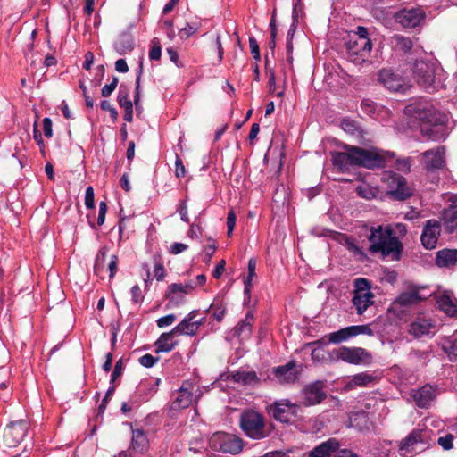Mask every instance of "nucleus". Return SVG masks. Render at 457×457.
<instances>
[{"label": "nucleus", "instance_id": "f257e3e1", "mask_svg": "<svg viewBox=\"0 0 457 457\" xmlns=\"http://www.w3.org/2000/svg\"><path fill=\"white\" fill-rule=\"evenodd\" d=\"M343 149V152H331L333 165L342 171L356 166L366 169L383 168L390 156L388 153L375 147L361 148L344 145Z\"/></svg>", "mask_w": 457, "mask_h": 457}, {"label": "nucleus", "instance_id": "f03ea898", "mask_svg": "<svg viewBox=\"0 0 457 457\" xmlns=\"http://www.w3.org/2000/svg\"><path fill=\"white\" fill-rule=\"evenodd\" d=\"M414 117L421 122V134L433 141L445 140L449 134V116L430 104L418 105L413 110Z\"/></svg>", "mask_w": 457, "mask_h": 457}, {"label": "nucleus", "instance_id": "7ed1b4c3", "mask_svg": "<svg viewBox=\"0 0 457 457\" xmlns=\"http://www.w3.org/2000/svg\"><path fill=\"white\" fill-rule=\"evenodd\" d=\"M368 239L370 243L369 247L370 253H380L384 257H391L393 260L400 259L403 244L394 235L390 227H371Z\"/></svg>", "mask_w": 457, "mask_h": 457}, {"label": "nucleus", "instance_id": "20e7f679", "mask_svg": "<svg viewBox=\"0 0 457 457\" xmlns=\"http://www.w3.org/2000/svg\"><path fill=\"white\" fill-rule=\"evenodd\" d=\"M440 71L438 63L434 61L418 60L414 63L413 78L420 87L428 92H434L440 84Z\"/></svg>", "mask_w": 457, "mask_h": 457}, {"label": "nucleus", "instance_id": "39448f33", "mask_svg": "<svg viewBox=\"0 0 457 457\" xmlns=\"http://www.w3.org/2000/svg\"><path fill=\"white\" fill-rule=\"evenodd\" d=\"M240 426L245 434L252 439H262L269 435L265 429L263 416L253 410L245 411L241 414Z\"/></svg>", "mask_w": 457, "mask_h": 457}, {"label": "nucleus", "instance_id": "423d86ee", "mask_svg": "<svg viewBox=\"0 0 457 457\" xmlns=\"http://www.w3.org/2000/svg\"><path fill=\"white\" fill-rule=\"evenodd\" d=\"M429 446L428 432L422 429L412 430L398 444L399 451L403 454H412L425 451Z\"/></svg>", "mask_w": 457, "mask_h": 457}, {"label": "nucleus", "instance_id": "0eeeda50", "mask_svg": "<svg viewBox=\"0 0 457 457\" xmlns=\"http://www.w3.org/2000/svg\"><path fill=\"white\" fill-rule=\"evenodd\" d=\"M332 357L345 362L358 365L370 360V354L361 347L342 346L332 352Z\"/></svg>", "mask_w": 457, "mask_h": 457}, {"label": "nucleus", "instance_id": "6e6552de", "mask_svg": "<svg viewBox=\"0 0 457 457\" xmlns=\"http://www.w3.org/2000/svg\"><path fill=\"white\" fill-rule=\"evenodd\" d=\"M213 447L222 453L237 454L243 449L242 440L234 435L227 433H217L212 438Z\"/></svg>", "mask_w": 457, "mask_h": 457}, {"label": "nucleus", "instance_id": "1a4fd4ad", "mask_svg": "<svg viewBox=\"0 0 457 457\" xmlns=\"http://www.w3.org/2000/svg\"><path fill=\"white\" fill-rule=\"evenodd\" d=\"M445 148L436 146L420 154V160L428 171L442 170L445 165Z\"/></svg>", "mask_w": 457, "mask_h": 457}, {"label": "nucleus", "instance_id": "9d476101", "mask_svg": "<svg viewBox=\"0 0 457 457\" xmlns=\"http://www.w3.org/2000/svg\"><path fill=\"white\" fill-rule=\"evenodd\" d=\"M395 20L403 28H416L420 26L426 18L424 10L420 7L403 9L395 14Z\"/></svg>", "mask_w": 457, "mask_h": 457}, {"label": "nucleus", "instance_id": "9b49d317", "mask_svg": "<svg viewBox=\"0 0 457 457\" xmlns=\"http://www.w3.org/2000/svg\"><path fill=\"white\" fill-rule=\"evenodd\" d=\"M388 193L395 200L403 201L411 195V191L407 186L406 179L397 173H389L386 178Z\"/></svg>", "mask_w": 457, "mask_h": 457}, {"label": "nucleus", "instance_id": "f8f14e48", "mask_svg": "<svg viewBox=\"0 0 457 457\" xmlns=\"http://www.w3.org/2000/svg\"><path fill=\"white\" fill-rule=\"evenodd\" d=\"M449 205L441 214V222L444 230L448 234L457 235V193L448 197Z\"/></svg>", "mask_w": 457, "mask_h": 457}, {"label": "nucleus", "instance_id": "ddd939ff", "mask_svg": "<svg viewBox=\"0 0 457 457\" xmlns=\"http://www.w3.org/2000/svg\"><path fill=\"white\" fill-rule=\"evenodd\" d=\"M195 386L189 382L182 384L180 388L172 394L170 411H180L191 405L194 399Z\"/></svg>", "mask_w": 457, "mask_h": 457}, {"label": "nucleus", "instance_id": "4468645a", "mask_svg": "<svg viewBox=\"0 0 457 457\" xmlns=\"http://www.w3.org/2000/svg\"><path fill=\"white\" fill-rule=\"evenodd\" d=\"M372 336L373 331L369 325H353L345 327L328 335V341L332 344H339L358 335Z\"/></svg>", "mask_w": 457, "mask_h": 457}, {"label": "nucleus", "instance_id": "2eb2a0df", "mask_svg": "<svg viewBox=\"0 0 457 457\" xmlns=\"http://www.w3.org/2000/svg\"><path fill=\"white\" fill-rule=\"evenodd\" d=\"M378 81L387 89L404 92L408 85L403 77L391 69H383L378 73Z\"/></svg>", "mask_w": 457, "mask_h": 457}, {"label": "nucleus", "instance_id": "dca6fc26", "mask_svg": "<svg viewBox=\"0 0 457 457\" xmlns=\"http://www.w3.org/2000/svg\"><path fill=\"white\" fill-rule=\"evenodd\" d=\"M298 406L289 401L275 402L270 407V414L278 421L288 423L290 420L296 416Z\"/></svg>", "mask_w": 457, "mask_h": 457}, {"label": "nucleus", "instance_id": "f3484780", "mask_svg": "<svg viewBox=\"0 0 457 457\" xmlns=\"http://www.w3.org/2000/svg\"><path fill=\"white\" fill-rule=\"evenodd\" d=\"M28 422L24 420H20L18 421L10 423L4 432L6 444L9 446L17 445L23 440L28 432Z\"/></svg>", "mask_w": 457, "mask_h": 457}, {"label": "nucleus", "instance_id": "a211bd4d", "mask_svg": "<svg viewBox=\"0 0 457 457\" xmlns=\"http://www.w3.org/2000/svg\"><path fill=\"white\" fill-rule=\"evenodd\" d=\"M437 395V386L426 384L420 388L412 389L411 396L420 408H428Z\"/></svg>", "mask_w": 457, "mask_h": 457}, {"label": "nucleus", "instance_id": "6ab92c4d", "mask_svg": "<svg viewBox=\"0 0 457 457\" xmlns=\"http://www.w3.org/2000/svg\"><path fill=\"white\" fill-rule=\"evenodd\" d=\"M325 386V382L320 380L307 385L303 391V404L311 406L320 403L327 397Z\"/></svg>", "mask_w": 457, "mask_h": 457}, {"label": "nucleus", "instance_id": "aec40b11", "mask_svg": "<svg viewBox=\"0 0 457 457\" xmlns=\"http://www.w3.org/2000/svg\"><path fill=\"white\" fill-rule=\"evenodd\" d=\"M441 231L440 221L436 220H428L423 228L420 240L426 249H434L436 246L438 237Z\"/></svg>", "mask_w": 457, "mask_h": 457}, {"label": "nucleus", "instance_id": "412c9836", "mask_svg": "<svg viewBox=\"0 0 457 457\" xmlns=\"http://www.w3.org/2000/svg\"><path fill=\"white\" fill-rule=\"evenodd\" d=\"M346 48L351 54L360 55L365 58L369 55L372 49L370 39L360 38L349 36L348 41L345 43Z\"/></svg>", "mask_w": 457, "mask_h": 457}, {"label": "nucleus", "instance_id": "4be33fe9", "mask_svg": "<svg viewBox=\"0 0 457 457\" xmlns=\"http://www.w3.org/2000/svg\"><path fill=\"white\" fill-rule=\"evenodd\" d=\"M409 333L415 337H421L434 333L436 328L435 323L430 320L423 317H418L409 326Z\"/></svg>", "mask_w": 457, "mask_h": 457}, {"label": "nucleus", "instance_id": "5701e85b", "mask_svg": "<svg viewBox=\"0 0 457 457\" xmlns=\"http://www.w3.org/2000/svg\"><path fill=\"white\" fill-rule=\"evenodd\" d=\"M380 377L368 371L360 372L353 375L348 383L345 385L347 389H353L355 387H368L376 384Z\"/></svg>", "mask_w": 457, "mask_h": 457}, {"label": "nucleus", "instance_id": "b1692460", "mask_svg": "<svg viewBox=\"0 0 457 457\" xmlns=\"http://www.w3.org/2000/svg\"><path fill=\"white\" fill-rule=\"evenodd\" d=\"M340 447L336 438H329L315 446L307 453V457H333V453Z\"/></svg>", "mask_w": 457, "mask_h": 457}, {"label": "nucleus", "instance_id": "393cba45", "mask_svg": "<svg viewBox=\"0 0 457 457\" xmlns=\"http://www.w3.org/2000/svg\"><path fill=\"white\" fill-rule=\"evenodd\" d=\"M437 303L439 309L442 312H444L447 316H457V298H455L453 294L449 292H445L439 296Z\"/></svg>", "mask_w": 457, "mask_h": 457}, {"label": "nucleus", "instance_id": "a878e982", "mask_svg": "<svg viewBox=\"0 0 457 457\" xmlns=\"http://www.w3.org/2000/svg\"><path fill=\"white\" fill-rule=\"evenodd\" d=\"M436 264L441 268L457 266V249L445 248L436 253Z\"/></svg>", "mask_w": 457, "mask_h": 457}, {"label": "nucleus", "instance_id": "bb28decb", "mask_svg": "<svg viewBox=\"0 0 457 457\" xmlns=\"http://www.w3.org/2000/svg\"><path fill=\"white\" fill-rule=\"evenodd\" d=\"M227 378L243 386L255 385L260 382V378H258L256 372L253 370H238L231 372L229 375H228Z\"/></svg>", "mask_w": 457, "mask_h": 457}, {"label": "nucleus", "instance_id": "cd10ccee", "mask_svg": "<svg viewBox=\"0 0 457 457\" xmlns=\"http://www.w3.org/2000/svg\"><path fill=\"white\" fill-rule=\"evenodd\" d=\"M204 323V319H201L197 321H189L183 319L176 327L172 328V333H175L176 336L179 335H187V336H195L201 325Z\"/></svg>", "mask_w": 457, "mask_h": 457}, {"label": "nucleus", "instance_id": "c85d7f7f", "mask_svg": "<svg viewBox=\"0 0 457 457\" xmlns=\"http://www.w3.org/2000/svg\"><path fill=\"white\" fill-rule=\"evenodd\" d=\"M295 363L290 361L274 369V375L280 383H292L296 379Z\"/></svg>", "mask_w": 457, "mask_h": 457}, {"label": "nucleus", "instance_id": "c756f323", "mask_svg": "<svg viewBox=\"0 0 457 457\" xmlns=\"http://www.w3.org/2000/svg\"><path fill=\"white\" fill-rule=\"evenodd\" d=\"M175 336L172 329L170 332L162 333L155 342L156 353L170 352L178 345V341L173 339Z\"/></svg>", "mask_w": 457, "mask_h": 457}, {"label": "nucleus", "instance_id": "7c9ffc66", "mask_svg": "<svg viewBox=\"0 0 457 457\" xmlns=\"http://www.w3.org/2000/svg\"><path fill=\"white\" fill-rule=\"evenodd\" d=\"M131 447L138 453H144L148 449L149 441L142 428L132 429Z\"/></svg>", "mask_w": 457, "mask_h": 457}, {"label": "nucleus", "instance_id": "2f4dec72", "mask_svg": "<svg viewBox=\"0 0 457 457\" xmlns=\"http://www.w3.org/2000/svg\"><path fill=\"white\" fill-rule=\"evenodd\" d=\"M373 297L372 293L354 294L352 302L358 314H362L373 303Z\"/></svg>", "mask_w": 457, "mask_h": 457}, {"label": "nucleus", "instance_id": "473e14b6", "mask_svg": "<svg viewBox=\"0 0 457 457\" xmlns=\"http://www.w3.org/2000/svg\"><path fill=\"white\" fill-rule=\"evenodd\" d=\"M195 287L196 283L192 280L185 284L172 283L168 287L167 296L170 299H174V295L177 294H190L195 288Z\"/></svg>", "mask_w": 457, "mask_h": 457}, {"label": "nucleus", "instance_id": "72a5a7b5", "mask_svg": "<svg viewBox=\"0 0 457 457\" xmlns=\"http://www.w3.org/2000/svg\"><path fill=\"white\" fill-rule=\"evenodd\" d=\"M423 297H421L417 289H411L400 294L396 299V303L401 306H408L420 303Z\"/></svg>", "mask_w": 457, "mask_h": 457}, {"label": "nucleus", "instance_id": "f704fd0d", "mask_svg": "<svg viewBox=\"0 0 457 457\" xmlns=\"http://www.w3.org/2000/svg\"><path fill=\"white\" fill-rule=\"evenodd\" d=\"M253 321L254 317L253 312H247L245 318L236 326V334L239 337H249L252 333Z\"/></svg>", "mask_w": 457, "mask_h": 457}, {"label": "nucleus", "instance_id": "c9c22d12", "mask_svg": "<svg viewBox=\"0 0 457 457\" xmlns=\"http://www.w3.org/2000/svg\"><path fill=\"white\" fill-rule=\"evenodd\" d=\"M114 49L119 54H126L133 49V40L129 35L123 34L114 43Z\"/></svg>", "mask_w": 457, "mask_h": 457}, {"label": "nucleus", "instance_id": "e433bc0d", "mask_svg": "<svg viewBox=\"0 0 457 457\" xmlns=\"http://www.w3.org/2000/svg\"><path fill=\"white\" fill-rule=\"evenodd\" d=\"M107 253H108V247L107 246H102L96 257L95 265H94V271L97 276H102L105 270V261L107 258Z\"/></svg>", "mask_w": 457, "mask_h": 457}, {"label": "nucleus", "instance_id": "4c0bfd02", "mask_svg": "<svg viewBox=\"0 0 457 457\" xmlns=\"http://www.w3.org/2000/svg\"><path fill=\"white\" fill-rule=\"evenodd\" d=\"M391 40L397 50L404 53L410 52L413 46L411 39L402 35H395L392 37Z\"/></svg>", "mask_w": 457, "mask_h": 457}, {"label": "nucleus", "instance_id": "58836bf2", "mask_svg": "<svg viewBox=\"0 0 457 457\" xmlns=\"http://www.w3.org/2000/svg\"><path fill=\"white\" fill-rule=\"evenodd\" d=\"M343 245L346 247V249L349 252H351L354 256L358 257L360 260H363L366 258L365 253L362 251L361 247L358 246L353 238L350 237H345Z\"/></svg>", "mask_w": 457, "mask_h": 457}, {"label": "nucleus", "instance_id": "ea45409f", "mask_svg": "<svg viewBox=\"0 0 457 457\" xmlns=\"http://www.w3.org/2000/svg\"><path fill=\"white\" fill-rule=\"evenodd\" d=\"M248 274L247 277L244 280L245 284V294L250 295L252 289V280L256 277L255 270H256V261L254 259H250L248 261L247 265Z\"/></svg>", "mask_w": 457, "mask_h": 457}, {"label": "nucleus", "instance_id": "a19ab883", "mask_svg": "<svg viewBox=\"0 0 457 457\" xmlns=\"http://www.w3.org/2000/svg\"><path fill=\"white\" fill-rule=\"evenodd\" d=\"M350 422L352 427H356L361 430L368 428L369 418L366 412H356L350 418Z\"/></svg>", "mask_w": 457, "mask_h": 457}, {"label": "nucleus", "instance_id": "79ce46f5", "mask_svg": "<svg viewBox=\"0 0 457 457\" xmlns=\"http://www.w3.org/2000/svg\"><path fill=\"white\" fill-rule=\"evenodd\" d=\"M342 129L353 136H361V129L354 120L350 119H344L341 122Z\"/></svg>", "mask_w": 457, "mask_h": 457}, {"label": "nucleus", "instance_id": "37998d69", "mask_svg": "<svg viewBox=\"0 0 457 457\" xmlns=\"http://www.w3.org/2000/svg\"><path fill=\"white\" fill-rule=\"evenodd\" d=\"M199 28H200V23L198 21L190 22V23L187 22L185 27L180 29L179 35L180 38L187 39L190 36L196 33Z\"/></svg>", "mask_w": 457, "mask_h": 457}, {"label": "nucleus", "instance_id": "c03bdc74", "mask_svg": "<svg viewBox=\"0 0 457 457\" xmlns=\"http://www.w3.org/2000/svg\"><path fill=\"white\" fill-rule=\"evenodd\" d=\"M152 47L149 52V58L152 61H158L162 55V46L157 38L152 40Z\"/></svg>", "mask_w": 457, "mask_h": 457}, {"label": "nucleus", "instance_id": "a18cd8bd", "mask_svg": "<svg viewBox=\"0 0 457 457\" xmlns=\"http://www.w3.org/2000/svg\"><path fill=\"white\" fill-rule=\"evenodd\" d=\"M154 276L157 281H162L166 277V270L158 257H154Z\"/></svg>", "mask_w": 457, "mask_h": 457}, {"label": "nucleus", "instance_id": "49530a36", "mask_svg": "<svg viewBox=\"0 0 457 457\" xmlns=\"http://www.w3.org/2000/svg\"><path fill=\"white\" fill-rule=\"evenodd\" d=\"M117 100H118L119 105L121 108H124V110L133 108V104L129 99L128 92L122 90V86H120V87Z\"/></svg>", "mask_w": 457, "mask_h": 457}, {"label": "nucleus", "instance_id": "de8ad7c7", "mask_svg": "<svg viewBox=\"0 0 457 457\" xmlns=\"http://www.w3.org/2000/svg\"><path fill=\"white\" fill-rule=\"evenodd\" d=\"M354 294L371 293L370 291V285L366 278H359L354 282Z\"/></svg>", "mask_w": 457, "mask_h": 457}, {"label": "nucleus", "instance_id": "09e8293b", "mask_svg": "<svg viewBox=\"0 0 457 457\" xmlns=\"http://www.w3.org/2000/svg\"><path fill=\"white\" fill-rule=\"evenodd\" d=\"M453 436L452 434H447L445 436H441L437 439L438 445L444 449V450H450L453 448Z\"/></svg>", "mask_w": 457, "mask_h": 457}, {"label": "nucleus", "instance_id": "8fccbe9b", "mask_svg": "<svg viewBox=\"0 0 457 457\" xmlns=\"http://www.w3.org/2000/svg\"><path fill=\"white\" fill-rule=\"evenodd\" d=\"M158 361V357H154L150 353H146L139 358V363L145 368L153 367Z\"/></svg>", "mask_w": 457, "mask_h": 457}, {"label": "nucleus", "instance_id": "3c124183", "mask_svg": "<svg viewBox=\"0 0 457 457\" xmlns=\"http://www.w3.org/2000/svg\"><path fill=\"white\" fill-rule=\"evenodd\" d=\"M358 195L366 199H371L375 196V194L369 185H362L357 187Z\"/></svg>", "mask_w": 457, "mask_h": 457}, {"label": "nucleus", "instance_id": "603ef678", "mask_svg": "<svg viewBox=\"0 0 457 457\" xmlns=\"http://www.w3.org/2000/svg\"><path fill=\"white\" fill-rule=\"evenodd\" d=\"M131 301L134 304H137L141 303L144 299V295L142 294L141 288L138 285H135L131 287Z\"/></svg>", "mask_w": 457, "mask_h": 457}, {"label": "nucleus", "instance_id": "864d4df0", "mask_svg": "<svg viewBox=\"0 0 457 457\" xmlns=\"http://www.w3.org/2000/svg\"><path fill=\"white\" fill-rule=\"evenodd\" d=\"M119 79L117 77H113L110 84L104 85L102 88L101 94L104 97H108L112 95L118 85Z\"/></svg>", "mask_w": 457, "mask_h": 457}, {"label": "nucleus", "instance_id": "5fc2aeb1", "mask_svg": "<svg viewBox=\"0 0 457 457\" xmlns=\"http://www.w3.org/2000/svg\"><path fill=\"white\" fill-rule=\"evenodd\" d=\"M211 308L213 310V317L217 321H221L224 318L226 308L222 303L220 304H212Z\"/></svg>", "mask_w": 457, "mask_h": 457}, {"label": "nucleus", "instance_id": "6e6d98bb", "mask_svg": "<svg viewBox=\"0 0 457 457\" xmlns=\"http://www.w3.org/2000/svg\"><path fill=\"white\" fill-rule=\"evenodd\" d=\"M237 217L233 210H230L227 217L228 237H231L236 226Z\"/></svg>", "mask_w": 457, "mask_h": 457}, {"label": "nucleus", "instance_id": "4d7b16f0", "mask_svg": "<svg viewBox=\"0 0 457 457\" xmlns=\"http://www.w3.org/2000/svg\"><path fill=\"white\" fill-rule=\"evenodd\" d=\"M176 320L175 314H168L166 316L161 317L156 320L157 326L159 328H164L171 325Z\"/></svg>", "mask_w": 457, "mask_h": 457}, {"label": "nucleus", "instance_id": "13d9d810", "mask_svg": "<svg viewBox=\"0 0 457 457\" xmlns=\"http://www.w3.org/2000/svg\"><path fill=\"white\" fill-rule=\"evenodd\" d=\"M142 72H143V68H142V64L140 65V69L138 71V73H137V79H136V93H135V96H134V104L136 105V108L137 109L138 108V104H139V98H140V79H141V75H142Z\"/></svg>", "mask_w": 457, "mask_h": 457}, {"label": "nucleus", "instance_id": "bf43d9fd", "mask_svg": "<svg viewBox=\"0 0 457 457\" xmlns=\"http://www.w3.org/2000/svg\"><path fill=\"white\" fill-rule=\"evenodd\" d=\"M85 205L87 209H93L95 207L94 190L92 187H88L86 189Z\"/></svg>", "mask_w": 457, "mask_h": 457}, {"label": "nucleus", "instance_id": "052dcab7", "mask_svg": "<svg viewBox=\"0 0 457 457\" xmlns=\"http://www.w3.org/2000/svg\"><path fill=\"white\" fill-rule=\"evenodd\" d=\"M249 46H250L251 54H253V57L256 61H260L261 54H260V50H259V45H258L257 40L254 37L249 38Z\"/></svg>", "mask_w": 457, "mask_h": 457}, {"label": "nucleus", "instance_id": "680f3d73", "mask_svg": "<svg viewBox=\"0 0 457 457\" xmlns=\"http://www.w3.org/2000/svg\"><path fill=\"white\" fill-rule=\"evenodd\" d=\"M177 211L179 213L180 219L183 221L189 222V218H188V214H187V206L186 201L179 202Z\"/></svg>", "mask_w": 457, "mask_h": 457}, {"label": "nucleus", "instance_id": "e2e57ef3", "mask_svg": "<svg viewBox=\"0 0 457 457\" xmlns=\"http://www.w3.org/2000/svg\"><path fill=\"white\" fill-rule=\"evenodd\" d=\"M108 270H109V277L110 278H112L118 270V256L117 255H112L111 260L108 263Z\"/></svg>", "mask_w": 457, "mask_h": 457}, {"label": "nucleus", "instance_id": "0e129e2a", "mask_svg": "<svg viewBox=\"0 0 457 457\" xmlns=\"http://www.w3.org/2000/svg\"><path fill=\"white\" fill-rule=\"evenodd\" d=\"M106 212H107V204L105 202H101L99 204V211H98V217H97V224L99 226H102L104 224Z\"/></svg>", "mask_w": 457, "mask_h": 457}, {"label": "nucleus", "instance_id": "69168bd1", "mask_svg": "<svg viewBox=\"0 0 457 457\" xmlns=\"http://www.w3.org/2000/svg\"><path fill=\"white\" fill-rule=\"evenodd\" d=\"M122 370H123V362H122V360L120 359L115 363L114 370L112 373L111 382H114L121 375Z\"/></svg>", "mask_w": 457, "mask_h": 457}, {"label": "nucleus", "instance_id": "338daca9", "mask_svg": "<svg viewBox=\"0 0 457 457\" xmlns=\"http://www.w3.org/2000/svg\"><path fill=\"white\" fill-rule=\"evenodd\" d=\"M175 174L178 178H182L185 176L186 174V170H185V167L183 165V162L182 160L177 156L176 157V161H175Z\"/></svg>", "mask_w": 457, "mask_h": 457}, {"label": "nucleus", "instance_id": "774afa93", "mask_svg": "<svg viewBox=\"0 0 457 457\" xmlns=\"http://www.w3.org/2000/svg\"><path fill=\"white\" fill-rule=\"evenodd\" d=\"M333 457H358L357 453L348 449H339L333 453Z\"/></svg>", "mask_w": 457, "mask_h": 457}]
</instances>
